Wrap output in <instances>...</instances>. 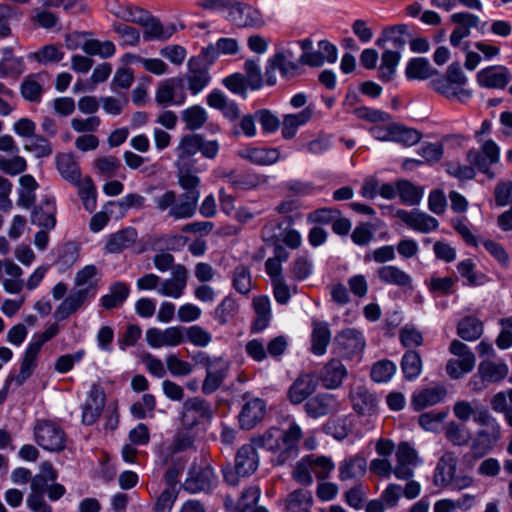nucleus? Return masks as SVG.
I'll return each instance as SVG.
<instances>
[{
    "instance_id": "obj_1",
    "label": "nucleus",
    "mask_w": 512,
    "mask_h": 512,
    "mask_svg": "<svg viewBox=\"0 0 512 512\" xmlns=\"http://www.w3.org/2000/svg\"><path fill=\"white\" fill-rule=\"evenodd\" d=\"M200 141L201 134H186L176 147L177 181L184 193L179 195L174 190H165L154 198L155 208L159 212H167L174 220L192 218L197 211L201 179L196 174V160L193 157L201 148Z\"/></svg>"
},
{
    "instance_id": "obj_2",
    "label": "nucleus",
    "mask_w": 512,
    "mask_h": 512,
    "mask_svg": "<svg viewBox=\"0 0 512 512\" xmlns=\"http://www.w3.org/2000/svg\"><path fill=\"white\" fill-rule=\"evenodd\" d=\"M302 436L301 427L293 422L286 430L271 427L263 434L253 437L251 442L241 446L236 454L237 474L249 476L258 469L257 447L264 448L273 454L272 463L274 465L281 466L293 460L299 453L298 444Z\"/></svg>"
},
{
    "instance_id": "obj_3",
    "label": "nucleus",
    "mask_w": 512,
    "mask_h": 512,
    "mask_svg": "<svg viewBox=\"0 0 512 512\" xmlns=\"http://www.w3.org/2000/svg\"><path fill=\"white\" fill-rule=\"evenodd\" d=\"M35 440L48 451H61L65 448L64 431L51 421H39L35 426Z\"/></svg>"
},
{
    "instance_id": "obj_4",
    "label": "nucleus",
    "mask_w": 512,
    "mask_h": 512,
    "mask_svg": "<svg viewBox=\"0 0 512 512\" xmlns=\"http://www.w3.org/2000/svg\"><path fill=\"white\" fill-rule=\"evenodd\" d=\"M396 464L393 475L399 480H410L414 476L416 467L422 464L417 451L407 442H402L396 450Z\"/></svg>"
},
{
    "instance_id": "obj_5",
    "label": "nucleus",
    "mask_w": 512,
    "mask_h": 512,
    "mask_svg": "<svg viewBox=\"0 0 512 512\" xmlns=\"http://www.w3.org/2000/svg\"><path fill=\"white\" fill-rule=\"evenodd\" d=\"M146 341L152 348L176 347L184 342V327L170 326L166 329L149 328Z\"/></svg>"
},
{
    "instance_id": "obj_6",
    "label": "nucleus",
    "mask_w": 512,
    "mask_h": 512,
    "mask_svg": "<svg viewBox=\"0 0 512 512\" xmlns=\"http://www.w3.org/2000/svg\"><path fill=\"white\" fill-rule=\"evenodd\" d=\"M186 100V94L182 89V79L169 78L159 84L155 101L160 106H179Z\"/></svg>"
},
{
    "instance_id": "obj_7",
    "label": "nucleus",
    "mask_w": 512,
    "mask_h": 512,
    "mask_svg": "<svg viewBox=\"0 0 512 512\" xmlns=\"http://www.w3.org/2000/svg\"><path fill=\"white\" fill-rule=\"evenodd\" d=\"M187 281V268L182 264H177L173 267L171 277L161 280V285L158 288V294L164 297L178 299L184 294Z\"/></svg>"
},
{
    "instance_id": "obj_8",
    "label": "nucleus",
    "mask_w": 512,
    "mask_h": 512,
    "mask_svg": "<svg viewBox=\"0 0 512 512\" xmlns=\"http://www.w3.org/2000/svg\"><path fill=\"white\" fill-rule=\"evenodd\" d=\"M210 418L211 409L204 400L194 398L184 403L181 421L185 429H192Z\"/></svg>"
},
{
    "instance_id": "obj_9",
    "label": "nucleus",
    "mask_w": 512,
    "mask_h": 512,
    "mask_svg": "<svg viewBox=\"0 0 512 512\" xmlns=\"http://www.w3.org/2000/svg\"><path fill=\"white\" fill-rule=\"evenodd\" d=\"M95 295V288L92 286L72 291L54 312V318L58 321L67 319L75 313L87 300Z\"/></svg>"
},
{
    "instance_id": "obj_10",
    "label": "nucleus",
    "mask_w": 512,
    "mask_h": 512,
    "mask_svg": "<svg viewBox=\"0 0 512 512\" xmlns=\"http://www.w3.org/2000/svg\"><path fill=\"white\" fill-rule=\"evenodd\" d=\"M188 71L185 75L188 90L197 95L200 93L210 82V75L208 66L201 63L200 58H191L188 63Z\"/></svg>"
},
{
    "instance_id": "obj_11",
    "label": "nucleus",
    "mask_w": 512,
    "mask_h": 512,
    "mask_svg": "<svg viewBox=\"0 0 512 512\" xmlns=\"http://www.w3.org/2000/svg\"><path fill=\"white\" fill-rule=\"evenodd\" d=\"M279 70L282 77L290 79L299 74V64L295 60L286 59L282 54H274L266 67V82L272 86L276 83L275 71Z\"/></svg>"
},
{
    "instance_id": "obj_12",
    "label": "nucleus",
    "mask_w": 512,
    "mask_h": 512,
    "mask_svg": "<svg viewBox=\"0 0 512 512\" xmlns=\"http://www.w3.org/2000/svg\"><path fill=\"white\" fill-rule=\"evenodd\" d=\"M396 217L411 229L421 233H429L436 230L439 226L436 218L419 210L406 211L399 209L396 212Z\"/></svg>"
},
{
    "instance_id": "obj_13",
    "label": "nucleus",
    "mask_w": 512,
    "mask_h": 512,
    "mask_svg": "<svg viewBox=\"0 0 512 512\" xmlns=\"http://www.w3.org/2000/svg\"><path fill=\"white\" fill-rule=\"evenodd\" d=\"M480 86L489 89H504L511 80V73L505 66H489L477 73Z\"/></svg>"
},
{
    "instance_id": "obj_14",
    "label": "nucleus",
    "mask_w": 512,
    "mask_h": 512,
    "mask_svg": "<svg viewBox=\"0 0 512 512\" xmlns=\"http://www.w3.org/2000/svg\"><path fill=\"white\" fill-rule=\"evenodd\" d=\"M230 21L242 27H261L264 24L261 13L250 5L234 2L228 13Z\"/></svg>"
},
{
    "instance_id": "obj_15",
    "label": "nucleus",
    "mask_w": 512,
    "mask_h": 512,
    "mask_svg": "<svg viewBox=\"0 0 512 512\" xmlns=\"http://www.w3.org/2000/svg\"><path fill=\"white\" fill-rule=\"evenodd\" d=\"M335 343L340 353L346 357L362 352L365 347L363 334L354 328H347L338 333Z\"/></svg>"
},
{
    "instance_id": "obj_16",
    "label": "nucleus",
    "mask_w": 512,
    "mask_h": 512,
    "mask_svg": "<svg viewBox=\"0 0 512 512\" xmlns=\"http://www.w3.org/2000/svg\"><path fill=\"white\" fill-rule=\"evenodd\" d=\"M353 409L360 415L373 416L378 412V399L365 386H356L350 392Z\"/></svg>"
},
{
    "instance_id": "obj_17",
    "label": "nucleus",
    "mask_w": 512,
    "mask_h": 512,
    "mask_svg": "<svg viewBox=\"0 0 512 512\" xmlns=\"http://www.w3.org/2000/svg\"><path fill=\"white\" fill-rule=\"evenodd\" d=\"M266 414V403L260 398L248 400L239 414V423L242 429H253L260 423Z\"/></svg>"
},
{
    "instance_id": "obj_18",
    "label": "nucleus",
    "mask_w": 512,
    "mask_h": 512,
    "mask_svg": "<svg viewBox=\"0 0 512 512\" xmlns=\"http://www.w3.org/2000/svg\"><path fill=\"white\" fill-rule=\"evenodd\" d=\"M456 467V456L451 452L444 453L442 457L439 459L434 471V485L440 488H446L450 486L455 477Z\"/></svg>"
},
{
    "instance_id": "obj_19",
    "label": "nucleus",
    "mask_w": 512,
    "mask_h": 512,
    "mask_svg": "<svg viewBox=\"0 0 512 512\" xmlns=\"http://www.w3.org/2000/svg\"><path fill=\"white\" fill-rule=\"evenodd\" d=\"M56 204L52 197H45L31 213V222L34 225L51 230L56 225Z\"/></svg>"
},
{
    "instance_id": "obj_20",
    "label": "nucleus",
    "mask_w": 512,
    "mask_h": 512,
    "mask_svg": "<svg viewBox=\"0 0 512 512\" xmlns=\"http://www.w3.org/2000/svg\"><path fill=\"white\" fill-rule=\"evenodd\" d=\"M446 395L447 391L444 386L426 387L413 394L411 405L414 410L421 411L440 403L445 399Z\"/></svg>"
},
{
    "instance_id": "obj_21",
    "label": "nucleus",
    "mask_w": 512,
    "mask_h": 512,
    "mask_svg": "<svg viewBox=\"0 0 512 512\" xmlns=\"http://www.w3.org/2000/svg\"><path fill=\"white\" fill-rule=\"evenodd\" d=\"M217 482L213 468L209 465L200 469L198 473L186 479L184 488L191 493L211 490Z\"/></svg>"
},
{
    "instance_id": "obj_22",
    "label": "nucleus",
    "mask_w": 512,
    "mask_h": 512,
    "mask_svg": "<svg viewBox=\"0 0 512 512\" xmlns=\"http://www.w3.org/2000/svg\"><path fill=\"white\" fill-rule=\"evenodd\" d=\"M138 233L135 228L127 227L109 235L105 251L110 254L120 253L131 247L137 240Z\"/></svg>"
},
{
    "instance_id": "obj_23",
    "label": "nucleus",
    "mask_w": 512,
    "mask_h": 512,
    "mask_svg": "<svg viewBox=\"0 0 512 512\" xmlns=\"http://www.w3.org/2000/svg\"><path fill=\"white\" fill-rule=\"evenodd\" d=\"M55 165L61 177L71 184L82 176L80 165L72 153H58Z\"/></svg>"
},
{
    "instance_id": "obj_24",
    "label": "nucleus",
    "mask_w": 512,
    "mask_h": 512,
    "mask_svg": "<svg viewBox=\"0 0 512 512\" xmlns=\"http://www.w3.org/2000/svg\"><path fill=\"white\" fill-rule=\"evenodd\" d=\"M500 438L499 424H493L492 428L481 429L477 432L472 443V451L475 455L483 456L488 453Z\"/></svg>"
},
{
    "instance_id": "obj_25",
    "label": "nucleus",
    "mask_w": 512,
    "mask_h": 512,
    "mask_svg": "<svg viewBox=\"0 0 512 512\" xmlns=\"http://www.w3.org/2000/svg\"><path fill=\"white\" fill-rule=\"evenodd\" d=\"M379 280L385 284L395 285L401 288H412V277L395 265L381 266L377 270Z\"/></svg>"
},
{
    "instance_id": "obj_26",
    "label": "nucleus",
    "mask_w": 512,
    "mask_h": 512,
    "mask_svg": "<svg viewBox=\"0 0 512 512\" xmlns=\"http://www.w3.org/2000/svg\"><path fill=\"white\" fill-rule=\"evenodd\" d=\"M144 18L145 20L142 23H140V25L144 28L143 38L146 41H165L169 39L175 32L174 26L164 27L160 20L152 16L149 12L148 17Z\"/></svg>"
},
{
    "instance_id": "obj_27",
    "label": "nucleus",
    "mask_w": 512,
    "mask_h": 512,
    "mask_svg": "<svg viewBox=\"0 0 512 512\" xmlns=\"http://www.w3.org/2000/svg\"><path fill=\"white\" fill-rule=\"evenodd\" d=\"M509 368L502 361L483 360L478 366V374L484 382H500L508 375Z\"/></svg>"
},
{
    "instance_id": "obj_28",
    "label": "nucleus",
    "mask_w": 512,
    "mask_h": 512,
    "mask_svg": "<svg viewBox=\"0 0 512 512\" xmlns=\"http://www.w3.org/2000/svg\"><path fill=\"white\" fill-rule=\"evenodd\" d=\"M336 399L329 393L317 394L308 399L305 404L306 412L313 418L330 413L336 407Z\"/></svg>"
},
{
    "instance_id": "obj_29",
    "label": "nucleus",
    "mask_w": 512,
    "mask_h": 512,
    "mask_svg": "<svg viewBox=\"0 0 512 512\" xmlns=\"http://www.w3.org/2000/svg\"><path fill=\"white\" fill-rule=\"evenodd\" d=\"M312 115L313 109L311 107H306L299 113L284 115L282 122L283 138L289 140L295 137L298 128L308 123Z\"/></svg>"
},
{
    "instance_id": "obj_30",
    "label": "nucleus",
    "mask_w": 512,
    "mask_h": 512,
    "mask_svg": "<svg viewBox=\"0 0 512 512\" xmlns=\"http://www.w3.org/2000/svg\"><path fill=\"white\" fill-rule=\"evenodd\" d=\"M207 104L217 110H220L224 117L231 121H235L240 116L238 105L227 99L220 91L214 90L207 96Z\"/></svg>"
},
{
    "instance_id": "obj_31",
    "label": "nucleus",
    "mask_w": 512,
    "mask_h": 512,
    "mask_svg": "<svg viewBox=\"0 0 512 512\" xmlns=\"http://www.w3.org/2000/svg\"><path fill=\"white\" fill-rule=\"evenodd\" d=\"M484 332L483 322L472 315L465 316L457 323V335L465 341H476Z\"/></svg>"
},
{
    "instance_id": "obj_32",
    "label": "nucleus",
    "mask_w": 512,
    "mask_h": 512,
    "mask_svg": "<svg viewBox=\"0 0 512 512\" xmlns=\"http://www.w3.org/2000/svg\"><path fill=\"white\" fill-rule=\"evenodd\" d=\"M130 294L127 283L117 281L109 287V292L101 297V305L104 309H115L123 305Z\"/></svg>"
},
{
    "instance_id": "obj_33",
    "label": "nucleus",
    "mask_w": 512,
    "mask_h": 512,
    "mask_svg": "<svg viewBox=\"0 0 512 512\" xmlns=\"http://www.w3.org/2000/svg\"><path fill=\"white\" fill-rule=\"evenodd\" d=\"M367 468L366 459L360 455L345 458L339 463L340 480H348L362 477Z\"/></svg>"
},
{
    "instance_id": "obj_34",
    "label": "nucleus",
    "mask_w": 512,
    "mask_h": 512,
    "mask_svg": "<svg viewBox=\"0 0 512 512\" xmlns=\"http://www.w3.org/2000/svg\"><path fill=\"white\" fill-rule=\"evenodd\" d=\"M239 155L256 165H271L279 160L280 151L277 148H246Z\"/></svg>"
},
{
    "instance_id": "obj_35",
    "label": "nucleus",
    "mask_w": 512,
    "mask_h": 512,
    "mask_svg": "<svg viewBox=\"0 0 512 512\" xmlns=\"http://www.w3.org/2000/svg\"><path fill=\"white\" fill-rule=\"evenodd\" d=\"M432 84L435 91L448 99H457L460 102H466L472 97L471 90L454 85L445 77L434 80Z\"/></svg>"
},
{
    "instance_id": "obj_36",
    "label": "nucleus",
    "mask_w": 512,
    "mask_h": 512,
    "mask_svg": "<svg viewBox=\"0 0 512 512\" xmlns=\"http://www.w3.org/2000/svg\"><path fill=\"white\" fill-rule=\"evenodd\" d=\"M64 56L65 53L60 44H47L29 54L28 58L40 65L47 66L59 63L63 60Z\"/></svg>"
},
{
    "instance_id": "obj_37",
    "label": "nucleus",
    "mask_w": 512,
    "mask_h": 512,
    "mask_svg": "<svg viewBox=\"0 0 512 512\" xmlns=\"http://www.w3.org/2000/svg\"><path fill=\"white\" fill-rule=\"evenodd\" d=\"M313 505V496L310 491L296 489L285 499L287 512H310Z\"/></svg>"
},
{
    "instance_id": "obj_38",
    "label": "nucleus",
    "mask_w": 512,
    "mask_h": 512,
    "mask_svg": "<svg viewBox=\"0 0 512 512\" xmlns=\"http://www.w3.org/2000/svg\"><path fill=\"white\" fill-rule=\"evenodd\" d=\"M43 91V79L40 73L26 76L20 85L22 97L29 102H40Z\"/></svg>"
},
{
    "instance_id": "obj_39",
    "label": "nucleus",
    "mask_w": 512,
    "mask_h": 512,
    "mask_svg": "<svg viewBox=\"0 0 512 512\" xmlns=\"http://www.w3.org/2000/svg\"><path fill=\"white\" fill-rule=\"evenodd\" d=\"M252 304L256 313L252 331L261 332L269 325L271 320L270 300L267 296H258L254 297Z\"/></svg>"
},
{
    "instance_id": "obj_40",
    "label": "nucleus",
    "mask_w": 512,
    "mask_h": 512,
    "mask_svg": "<svg viewBox=\"0 0 512 512\" xmlns=\"http://www.w3.org/2000/svg\"><path fill=\"white\" fill-rule=\"evenodd\" d=\"M408 26L405 24L395 25L383 30L382 36L377 39L376 45L384 47L386 42H390L396 50L402 49L407 42Z\"/></svg>"
},
{
    "instance_id": "obj_41",
    "label": "nucleus",
    "mask_w": 512,
    "mask_h": 512,
    "mask_svg": "<svg viewBox=\"0 0 512 512\" xmlns=\"http://www.w3.org/2000/svg\"><path fill=\"white\" fill-rule=\"evenodd\" d=\"M422 358L415 350H408L401 359V370L407 381H415L422 371Z\"/></svg>"
},
{
    "instance_id": "obj_42",
    "label": "nucleus",
    "mask_w": 512,
    "mask_h": 512,
    "mask_svg": "<svg viewBox=\"0 0 512 512\" xmlns=\"http://www.w3.org/2000/svg\"><path fill=\"white\" fill-rule=\"evenodd\" d=\"M72 185L78 188V194L86 210L92 212L96 208V188L89 176H81Z\"/></svg>"
},
{
    "instance_id": "obj_43",
    "label": "nucleus",
    "mask_w": 512,
    "mask_h": 512,
    "mask_svg": "<svg viewBox=\"0 0 512 512\" xmlns=\"http://www.w3.org/2000/svg\"><path fill=\"white\" fill-rule=\"evenodd\" d=\"M331 332L325 322H315L312 331V352L315 355H323L330 343Z\"/></svg>"
},
{
    "instance_id": "obj_44",
    "label": "nucleus",
    "mask_w": 512,
    "mask_h": 512,
    "mask_svg": "<svg viewBox=\"0 0 512 512\" xmlns=\"http://www.w3.org/2000/svg\"><path fill=\"white\" fill-rule=\"evenodd\" d=\"M181 119L185 123L187 130L195 131L205 124L208 119V114L203 107L193 105L181 112Z\"/></svg>"
},
{
    "instance_id": "obj_45",
    "label": "nucleus",
    "mask_w": 512,
    "mask_h": 512,
    "mask_svg": "<svg viewBox=\"0 0 512 512\" xmlns=\"http://www.w3.org/2000/svg\"><path fill=\"white\" fill-rule=\"evenodd\" d=\"M232 287L240 294L247 295L252 290V276L250 269L243 265H237L231 274Z\"/></svg>"
},
{
    "instance_id": "obj_46",
    "label": "nucleus",
    "mask_w": 512,
    "mask_h": 512,
    "mask_svg": "<svg viewBox=\"0 0 512 512\" xmlns=\"http://www.w3.org/2000/svg\"><path fill=\"white\" fill-rule=\"evenodd\" d=\"M406 76L409 79H427L434 74V69L425 58H413L406 66Z\"/></svg>"
},
{
    "instance_id": "obj_47",
    "label": "nucleus",
    "mask_w": 512,
    "mask_h": 512,
    "mask_svg": "<svg viewBox=\"0 0 512 512\" xmlns=\"http://www.w3.org/2000/svg\"><path fill=\"white\" fill-rule=\"evenodd\" d=\"M347 376V369L338 359L330 360L321 372V380L329 384H341Z\"/></svg>"
},
{
    "instance_id": "obj_48",
    "label": "nucleus",
    "mask_w": 512,
    "mask_h": 512,
    "mask_svg": "<svg viewBox=\"0 0 512 512\" xmlns=\"http://www.w3.org/2000/svg\"><path fill=\"white\" fill-rule=\"evenodd\" d=\"M449 352L458 357L457 360L462 364L465 370H473L476 358L474 353L465 343L454 339L450 343Z\"/></svg>"
},
{
    "instance_id": "obj_49",
    "label": "nucleus",
    "mask_w": 512,
    "mask_h": 512,
    "mask_svg": "<svg viewBox=\"0 0 512 512\" xmlns=\"http://www.w3.org/2000/svg\"><path fill=\"white\" fill-rule=\"evenodd\" d=\"M117 18L140 25L148 17V11L133 5H118L112 10Z\"/></svg>"
},
{
    "instance_id": "obj_50",
    "label": "nucleus",
    "mask_w": 512,
    "mask_h": 512,
    "mask_svg": "<svg viewBox=\"0 0 512 512\" xmlns=\"http://www.w3.org/2000/svg\"><path fill=\"white\" fill-rule=\"evenodd\" d=\"M399 60V51L386 50L381 57V64L379 67V78L383 81H390L395 74Z\"/></svg>"
},
{
    "instance_id": "obj_51",
    "label": "nucleus",
    "mask_w": 512,
    "mask_h": 512,
    "mask_svg": "<svg viewBox=\"0 0 512 512\" xmlns=\"http://www.w3.org/2000/svg\"><path fill=\"white\" fill-rule=\"evenodd\" d=\"M392 142L413 146L421 140V133L415 129L392 123Z\"/></svg>"
},
{
    "instance_id": "obj_52",
    "label": "nucleus",
    "mask_w": 512,
    "mask_h": 512,
    "mask_svg": "<svg viewBox=\"0 0 512 512\" xmlns=\"http://www.w3.org/2000/svg\"><path fill=\"white\" fill-rule=\"evenodd\" d=\"M228 364L223 357H213L206 370V378L203 384H218L226 378Z\"/></svg>"
},
{
    "instance_id": "obj_53",
    "label": "nucleus",
    "mask_w": 512,
    "mask_h": 512,
    "mask_svg": "<svg viewBox=\"0 0 512 512\" xmlns=\"http://www.w3.org/2000/svg\"><path fill=\"white\" fill-rule=\"evenodd\" d=\"M93 166L99 175L113 177L121 167L120 160L112 155L100 156L93 161Z\"/></svg>"
},
{
    "instance_id": "obj_54",
    "label": "nucleus",
    "mask_w": 512,
    "mask_h": 512,
    "mask_svg": "<svg viewBox=\"0 0 512 512\" xmlns=\"http://www.w3.org/2000/svg\"><path fill=\"white\" fill-rule=\"evenodd\" d=\"M24 150L32 153L36 158H47L53 153L51 143L40 135L32 137L25 145Z\"/></svg>"
},
{
    "instance_id": "obj_55",
    "label": "nucleus",
    "mask_w": 512,
    "mask_h": 512,
    "mask_svg": "<svg viewBox=\"0 0 512 512\" xmlns=\"http://www.w3.org/2000/svg\"><path fill=\"white\" fill-rule=\"evenodd\" d=\"M311 469L314 475L320 479H326L330 476L335 468V465L330 457L308 455Z\"/></svg>"
},
{
    "instance_id": "obj_56",
    "label": "nucleus",
    "mask_w": 512,
    "mask_h": 512,
    "mask_svg": "<svg viewBox=\"0 0 512 512\" xmlns=\"http://www.w3.org/2000/svg\"><path fill=\"white\" fill-rule=\"evenodd\" d=\"M149 493L157 497L155 510L156 512H168L172 509L177 498V490L174 487H167L160 495L153 486L148 487Z\"/></svg>"
},
{
    "instance_id": "obj_57",
    "label": "nucleus",
    "mask_w": 512,
    "mask_h": 512,
    "mask_svg": "<svg viewBox=\"0 0 512 512\" xmlns=\"http://www.w3.org/2000/svg\"><path fill=\"white\" fill-rule=\"evenodd\" d=\"M397 191L401 201L407 205H416L422 198V191L409 181H399Z\"/></svg>"
},
{
    "instance_id": "obj_58",
    "label": "nucleus",
    "mask_w": 512,
    "mask_h": 512,
    "mask_svg": "<svg viewBox=\"0 0 512 512\" xmlns=\"http://www.w3.org/2000/svg\"><path fill=\"white\" fill-rule=\"evenodd\" d=\"M311 464L308 456L301 458L292 471L294 481L303 486H311L313 484Z\"/></svg>"
},
{
    "instance_id": "obj_59",
    "label": "nucleus",
    "mask_w": 512,
    "mask_h": 512,
    "mask_svg": "<svg viewBox=\"0 0 512 512\" xmlns=\"http://www.w3.org/2000/svg\"><path fill=\"white\" fill-rule=\"evenodd\" d=\"M23 70L24 62L22 58L14 57L11 52H8L0 61V78L18 76L23 72Z\"/></svg>"
},
{
    "instance_id": "obj_60",
    "label": "nucleus",
    "mask_w": 512,
    "mask_h": 512,
    "mask_svg": "<svg viewBox=\"0 0 512 512\" xmlns=\"http://www.w3.org/2000/svg\"><path fill=\"white\" fill-rule=\"evenodd\" d=\"M197 347H206L212 341V335L199 325L184 327V339Z\"/></svg>"
},
{
    "instance_id": "obj_61",
    "label": "nucleus",
    "mask_w": 512,
    "mask_h": 512,
    "mask_svg": "<svg viewBox=\"0 0 512 512\" xmlns=\"http://www.w3.org/2000/svg\"><path fill=\"white\" fill-rule=\"evenodd\" d=\"M445 436L453 445L458 446L466 445L471 439L470 431L455 422L447 424Z\"/></svg>"
},
{
    "instance_id": "obj_62",
    "label": "nucleus",
    "mask_w": 512,
    "mask_h": 512,
    "mask_svg": "<svg viewBox=\"0 0 512 512\" xmlns=\"http://www.w3.org/2000/svg\"><path fill=\"white\" fill-rule=\"evenodd\" d=\"M237 310L236 301L232 297L226 296L215 309V319L224 325L235 316Z\"/></svg>"
},
{
    "instance_id": "obj_63",
    "label": "nucleus",
    "mask_w": 512,
    "mask_h": 512,
    "mask_svg": "<svg viewBox=\"0 0 512 512\" xmlns=\"http://www.w3.org/2000/svg\"><path fill=\"white\" fill-rule=\"evenodd\" d=\"M113 31L118 34L123 46H136L140 42V34L135 28L122 24L113 23Z\"/></svg>"
},
{
    "instance_id": "obj_64",
    "label": "nucleus",
    "mask_w": 512,
    "mask_h": 512,
    "mask_svg": "<svg viewBox=\"0 0 512 512\" xmlns=\"http://www.w3.org/2000/svg\"><path fill=\"white\" fill-rule=\"evenodd\" d=\"M396 372V366L392 361L381 360L371 369V377L375 382H388Z\"/></svg>"
}]
</instances>
